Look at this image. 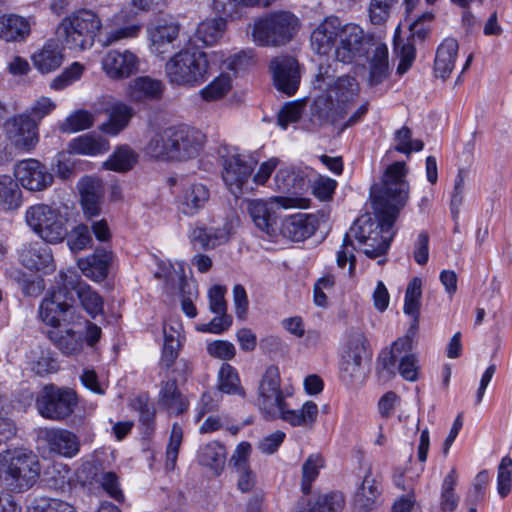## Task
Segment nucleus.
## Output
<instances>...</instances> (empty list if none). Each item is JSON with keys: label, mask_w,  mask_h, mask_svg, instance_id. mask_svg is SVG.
Segmentation results:
<instances>
[{"label": "nucleus", "mask_w": 512, "mask_h": 512, "mask_svg": "<svg viewBox=\"0 0 512 512\" xmlns=\"http://www.w3.org/2000/svg\"><path fill=\"white\" fill-rule=\"evenodd\" d=\"M406 174L405 162L390 165L383 176L381 187L371 192L374 217L370 214L360 216L345 234L352 242L355 239L364 246V254L371 259L383 257L390 247L392 227L409 197Z\"/></svg>", "instance_id": "f257e3e1"}, {"label": "nucleus", "mask_w": 512, "mask_h": 512, "mask_svg": "<svg viewBox=\"0 0 512 512\" xmlns=\"http://www.w3.org/2000/svg\"><path fill=\"white\" fill-rule=\"evenodd\" d=\"M335 59L342 63H353L365 57L369 63V84L378 85L389 75L387 45L373 36L365 34L357 24L340 25Z\"/></svg>", "instance_id": "f03ea898"}, {"label": "nucleus", "mask_w": 512, "mask_h": 512, "mask_svg": "<svg viewBox=\"0 0 512 512\" xmlns=\"http://www.w3.org/2000/svg\"><path fill=\"white\" fill-rule=\"evenodd\" d=\"M41 467L37 455L26 448L14 447L0 452V512H21L22 508L9 492L23 493L29 490L40 476Z\"/></svg>", "instance_id": "7ed1b4c3"}, {"label": "nucleus", "mask_w": 512, "mask_h": 512, "mask_svg": "<svg viewBox=\"0 0 512 512\" xmlns=\"http://www.w3.org/2000/svg\"><path fill=\"white\" fill-rule=\"evenodd\" d=\"M330 67L320 64L317 74L319 89L323 92L313 102L311 111L320 122L338 124L345 119L359 93V84L349 75L334 78Z\"/></svg>", "instance_id": "20e7f679"}, {"label": "nucleus", "mask_w": 512, "mask_h": 512, "mask_svg": "<svg viewBox=\"0 0 512 512\" xmlns=\"http://www.w3.org/2000/svg\"><path fill=\"white\" fill-rule=\"evenodd\" d=\"M101 28L102 21L95 12L81 9L64 17L58 24L55 35L64 48L85 51L94 45Z\"/></svg>", "instance_id": "39448f33"}, {"label": "nucleus", "mask_w": 512, "mask_h": 512, "mask_svg": "<svg viewBox=\"0 0 512 512\" xmlns=\"http://www.w3.org/2000/svg\"><path fill=\"white\" fill-rule=\"evenodd\" d=\"M210 68L207 53L186 49L179 51L167 61L165 73L173 85L195 87L207 80Z\"/></svg>", "instance_id": "423d86ee"}, {"label": "nucleus", "mask_w": 512, "mask_h": 512, "mask_svg": "<svg viewBox=\"0 0 512 512\" xmlns=\"http://www.w3.org/2000/svg\"><path fill=\"white\" fill-rule=\"evenodd\" d=\"M297 18L288 11H278L256 20L252 27L253 41L260 46H282L295 34Z\"/></svg>", "instance_id": "0eeeda50"}, {"label": "nucleus", "mask_w": 512, "mask_h": 512, "mask_svg": "<svg viewBox=\"0 0 512 512\" xmlns=\"http://www.w3.org/2000/svg\"><path fill=\"white\" fill-rule=\"evenodd\" d=\"M25 220L31 230L46 243L58 244L67 236V220L59 209L52 206L41 203L28 207Z\"/></svg>", "instance_id": "6e6552de"}, {"label": "nucleus", "mask_w": 512, "mask_h": 512, "mask_svg": "<svg viewBox=\"0 0 512 512\" xmlns=\"http://www.w3.org/2000/svg\"><path fill=\"white\" fill-rule=\"evenodd\" d=\"M76 392L70 388L47 384L38 392L35 407L45 419L63 421L68 418L77 406Z\"/></svg>", "instance_id": "1a4fd4ad"}, {"label": "nucleus", "mask_w": 512, "mask_h": 512, "mask_svg": "<svg viewBox=\"0 0 512 512\" xmlns=\"http://www.w3.org/2000/svg\"><path fill=\"white\" fill-rule=\"evenodd\" d=\"M309 200L299 197H272L270 201L251 200L248 203V213L255 226L268 236L277 230V210L280 208L307 207Z\"/></svg>", "instance_id": "9d476101"}, {"label": "nucleus", "mask_w": 512, "mask_h": 512, "mask_svg": "<svg viewBox=\"0 0 512 512\" xmlns=\"http://www.w3.org/2000/svg\"><path fill=\"white\" fill-rule=\"evenodd\" d=\"M74 302L75 296L67 291L59 279L58 289L42 300L39 306V317L53 329H59L61 323H69L74 319Z\"/></svg>", "instance_id": "9b49d317"}, {"label": "nucleus", "mask_w": 512, "mask_h": 512, "mask_svg": "<svg viewBox=\"0 0 512 512\" xmlns=\"http://www.w3.org/2000/svg\"><path fill=\"white\" fill-rule=\"evenodd\" d=\"M13 172L20 185L31 192L44 191L54 182V176L46 165L34 158L18 161Z\"/></svg>", "instance_id": "f8f14e48"}, {"label": "nucleus", "mask_w": 512, "mask_h": 512, "mask_svg": "<svg viewBox=\"0 0 512 512\" xmlns=\"http://www.w3.org/2000/svg\"><path fill=\"white\" fill-rule=\"evenodd\" d=\"M280 373L276 366H269L259 385L258 406L266 415L276 418L284 405V394L280 388Z\"/></svg>", "instance_id": "ddd939ff"}, {"label": "nucleus", "mask_w": 512, "mask_h": 512, "mask_svg": "<svg viewBox=\"0 0 512 512\" xmlns=\"http://www.w3.org/2000/svg\"><path fill=\"white\" fill-rule=\"evenodd\" d=\"M222 165V178L235 197L253 190V187L249 185L253 167L244 156L240 154L229 155L224 158Z\"/></svg>", "instance_id": "4468645a"}, {"label": "nucleus", "mask_w": 512, "mask_h": 512, "mask_svg": "<svg viewBox=\"0 0 512 512\" xmlns=\"http://www.w3.org/2000/svg\"><path fill=\"white\" fill-rule=\"evenodd\" d=\"M59 279L67 291L76 294L83 309L95 318L103 313V299L97 291L92 289L86 282L82 281L76 271L68 269L60 271Z\"/></svg>", "instance_id": "2eb2a0df"}, {"label": "nucleus", "mask_w": 512, "mask_h": 512, "mask_svg": "<svg viewBox=\"0 0 512 512\" xmlns=\"http://www.w3.org/2000/svg\"><path fill=\"white\" fill-rule=\"evenodd\" d=\"M180 33V24L172 17H160L150 21L146 35L152 53L161 55L173 47Z\"/></svg>", "instance_id": "dca6fc26"}, {"label": "nucleus", "mask_w": 512, "mask_h": 512, "mask_svg": "<svg viewBox=\"0 0 512 512\" xmlns=\"http://www.w3.org/2000/svg\"><path fill=\"white\" fill-rule=\"evenodd\" d=\"M275 87L288 96L296 93L300 84V72L297 60L288 55L274 57L269 65Z\"/></svg>", "instance_id": "f3484780"}, {"label": "nucleus", "mask_w": 512, "mask_h": 512, "mask_svg": "<svg viewBox=\"0 0 512 512\" xmlns=\"http://www.w3.org/2000/svg\"><path fill=\"white\" fill-rule=\"evenodd\" d=\"M8 140L16 148L31 151L39 141L38 126L27 114H18L5 124Z\"/></svg>", "instance_id": "a211bd4d"}, {"label": "nucleus", "mask_w": 512, "mask_h": 512, "mask_svg": "<svg viewBox=\"0 0 512 512\" xmlns=\"http://www.w3.org/2000/svg\"><path fill=\"white\" fill-rule=\"evenodd\" d=\"M171 128L174 160H188L199 155L205 143V135L200 130L187 125Z\"/></svg>", "instance_id": "6ab92c4d"}, {"label": "nucleus", "mask_w": 512, "mask_h": 512, "mask_svg": "<svg viewBox=\"0 0 512 512\" xmlns=\"http://www.w3.org/2000/svg\"><path fill=\"white\" fill-rule=\"evenodd\" d=\"M139 64L138 56L130 50H110L101 61L103 71L113 80L126 79L135 74Z\"/></svg>", "instance_id": "aec40b11"}, {"label": "nucleus", "mask_w": 512, "mask_h": 512, "mask_svg": "<svg viewBox=\"0 0 512 512\" xmlns=\"http://www.w3.org/2000/svg\"><path fill=\"white\" fill-rule=\"evenodd\" d=\"M251 452V444L241 442L236 446L230 458V465L236 478L237 488L242 493L252 491L257 481L256 473L252 470L249 463Z\"/></svg>", "instance_id": "412c9836"}, {"label": "nucleus", "mask_w": 512, "mask_h": 512, "mask_svg": "<svg viewBox=\"0 0 512 512\" xmlns=\"http://www.w3.org/2000/svg\"><path fill=\"white\" fill-rule=\"evenodd\" d=\"M19 261L27 269L44 274L51 273L56 268L51 248L40 241L23 244L19 251Z\"/></svg>", "instance_id": "4be33fe9"}, {"label": "nucleus", "mask_w": 512, "mask_h": 512, "mask_svg": "<svg viewBox=\"0 0 512 512\" xmlns=\"http://www.w3.org/2000/svg\"><path fill=\"white\" fill-rule=\"evenodd\" d=\"M166 269L167 272L163 276L166 286L172 291H177L182 296L181 306L183 312L190 318L196 317L197 310L193 304V298L197 294L196 285L186 280L181 266L176 269L169 265Z\"/></svg>", "instance_id": "5701e85b"}, {"label": "nucleus", "mask_w": 512, "mask_h": 512, "mask_svg": "<svg viewBox=\"0 0 512 512\" xmlns=\"http://www.w3.org/2000/svg\"><path fill=\"white\" fill-rule=\"evenodd\" d=\"M39 437L53 453L66 458L76 456L80 450V441L76 434L63 428H44Z\"/></svg>", "instance_id": "b1692460"}, {"label": "nucleus", "mask_w": 512, "mask_h": 512, "mask_svg": "<svg viewBox=\"0 0 512 512\" xmlns=\"http://www.w3.org/2000/svg\"><path fill=\"white\" fill-rule=\"evenodd\" d=\"M109 23L111 27L103 41L105 46L123 40L134 39L138 37L142 28L141 24L136 20L134 13L127 9H122L115 13L109 19Z\"/></svg>", "instance_id": "393cba45"}, {"label": "nucleus", "mask_w": 512, "mask_h": 512, "mask_svg": "<svg viewBox=\"0 0 512 512\" xmlns=\"http://www.w3.org/2000/svg\"><path fill=\"white\" fill-rule=\"evenodd\" d=\"M340 21L337 17L326 18L311 34V47L319 55H327L338 42Z\"/></svg>", "instance_id": "a878e982"}, {"label": "nucleus", "mask_w": 512, "mask_h": 512, "mask_svg": "<svg viewBox=\"0 0 512 512\" xmlns=\"http://www.w3.org/2000/svg\"><path fill=\"white\" fill-rule=\"evenodd\" d=\"M281 233L292 241H303L312 236L317 229V219L314 215L296 213L284 219Z\"/></svg>", "instance_id": "bb28decb"}, {"label": "nucleus", "mask_w": 512, "mask_h": 512, "mask_svg": "<svg viewBox=\"0 0 512 512\" xmlns=\"http://www.w3.org/2000/svg\"><path fill=\"white\" fill-rule=\"evenodd\" d=\"M113 260V254L106 249H96L95 252L83 259L78 260V267L89 279L103 281L109 272Z\"/></svg>", "instance_id": "cd10ccee"}, {"label": "nucleus", "mask_w": 512, "mask_h": 512, "mask_svg": "<svg viewBox=\"0 0 512 512\" xmlns=\"http://www.w3.org/2000/svg\"><path fill=\"white\" fill-rule=\"evenodd\" d=\"M276 190L290 194H302L310 187L308 173L302 169L281 168L274 177Z\"/></svg>", "instance_id": "c85d7f7f"}, {"label": "nucleus", "mask_w": 512, "mask_h": 512, "mask_svg": "<svg viewBox=\"0 0 512 512\" xmlns=\"http://www.w3.org/2000/svg\"><path fill=\"white\" fill-rule=\"evenodd\" d=\"M163 91L164 84L161 80L149 76H139L129 83L126 95L132 102H143L160 99Z\"/></svg>", "instance_id": "c756f323"}, {"label": "nucleus", "mask_w": 512, "mask_h": 512, "mask_svg": "<svg viewBox=\"0 0 512 512\" xmlns=\"http://www.w3.org/2000/svg\"><path fill=\"white\" fill-rule=\"evenodd\" d=\"M31 32V19L17 14L0 16V38L6 42L24 41Z\"/></svg>", "instance_id": "7c9ffc66"}, {"label": "nucleus", "mask_w": 512, "mask_h": 512, "mask_svg": "<svg viewBox=\"0 0 512 512\" xmlns=\"http://www.w3.org/2000/svg\"><path fill=\"white\" fill-rule=\"evenodd\" d=\"M210 199V191L202 183L187 186L180 196V209L186 216H194L202 210Z\"/></svg>", "instance_id": "2f4dec72"}, {"label": "nucleus", "mask_w": 512, "mask_h": 512, "mask_svg": "<svg viewBox=\"0 0 512 512\" xmlns=\"http://www.w3.org/2000/svg\"><path fill=\"white\" fill-rule=\"evenodd\" d=\"M318 416V406L313 401H306L300 409H288L286 402L276 418H281L291 426H301L311 429Z\"/></svg>", "instance_id": "473e14b6"}, {"label": "nucleus", "mask_w": 512, "mask_h": 512, "mask_svg": "<svg viewBox=\"0 0 512 512\" xmlns=\"http://www.w3.org/2000/svg\"><path fill=\"white\" fill-rule=\"evenodd\" d=\"M344 504L345 499L341 492H331L314 501L302 498L297 504L296 512H340Z\"/></svg>", "instance_id": "72a5a7b5"}, {"label": "nucleus", "mask_w": 512, "mask_h": 512, "mask_svg": "<svg viewBox=\"0 0 512 512\" xmlns=\"http://www.w3.org/2000/svg\"><path fill=\"white\" fill-rule=\"evenodd\" d=\"M458 47V42L454 38H446L439 45L434 61V72L437 77H449L454 69Z\"/></svg>", "instance_id": "f704fd0d"}, {"label": "nucleus", "mask_w": 512, "mask_h": 512, "mask_svg": "<svg viewBox=\"0 0 512 512\" xmlns=\"http://www.w3.org/2000/svg\"><path fill=\"white\" fill-rule=\"evenodd\" d=\"M197 462L219 475L226 462V448L218 441H211L199 447Z\"/></svg>", "instance_id": "c9c22d12"}, {"label": "nucleus", "mask_w": 512, "mask_h": 512, "mask_svg": "<svg viewBox=\"0 0 512 512\" xmlns=\"http://www.w3.org/2000/svg\"><path fill=\"white\" fill-rule=\"evenodd\" d=\"M190 239L200 249H214L229 240V232L225 227L197 226L191 231Z\"/></svg>", "instance_id": "e433bc0d"}, {"label": "nucleus", "mask_w": 512, "mask_h": 512, "mask_svg": "<svg viewBox=\"0 0 512 512\" xmlns=\"http://www.w3.org/2000/svg\"><path fill=\"white\" fill-rule=\"evenodd\" d=\"M48 337L64 355H76L82 351V333L76 332L71 328L64 330L61 328L51 329L48 332Z\"/></svg>", "instance_id": "4c0bfd02"}, {"label": "nucleus", "mask_w": 512, "mask_h": 512, "mask_svg": "<svg viewBox=\"0 0 512 512\" xmlns=\"http://www.w3.org/2000/svg\"><path fill=\"white\" fill-rule=\"evenodd\" d=\"M108 121L103 123L101 130L109 135H117L129 123L134 115V110L125 103L115 102L107 109Z\"/></svg>", "instance_id": "58836bf2"}, {"label": "nucleus", "mask_w": 512, "mask_h": 512, "mask_svg": "<svg viewBox=\"0 0 512 512\" xmlns=\"http://www.w3.org/2000/svg\"><path fill=\"white\" fill-rule=\"evenodd\" d=\"M158 403L165 407L169 412L177 415L183 413L188 407V403L178 389L177 381L175 379H170L161 383Z\"/></svg>", "instance_id": "ea45409f"}, {"label": "nucleus", "mask_w": 512, "mask_h": 512, "mask_svg": "<svg viewBox=\"0 0 512 512\" xmlns=\"http://www.w3.org/2000/svg\"><path fill=\"white\" fill-rule=\"evenodd\" d=\"M19 182L10 175H0V206L5 211H14L23 204V193Z\"/></svg>", "instance_id": "a19ab883"}, {"label": "nucleus", "mask_w": 512, "mask_h": 512, "mask_svg": "<svg viewBox=\"0 0 512 512\" xmlns=\"http://www.w3.org/2000/svg\"><path fill=\"white\" fill-rule=\"evenodd\" d=\"M32 61L39 72L50 73L61 66L63 53L58 44L47 43L41 50L33 54Z\"/></svg>", "instance_id": "79ce46f5"}, {"label": "nucleus", "mask_w": 512, "mask_h": 512, "mask_svg": "<svg viewBox=\"0 0 512 512\" xmlns=\"http://www.w3.org/2000/svg\"><path fill=\"white\" fill-rule=\"evenodd\" d=\"M353 342L356 343L355 350H349L343 357L341 364V377L344 381L352 382L360 375L362 355L365 351V338L362 334H356Z\"/></svg>", "instance_id": "37998d69"}, {"label": "nucleus", "mask_w": 512, "mask_h": 512, "mask_svg": "<svg viewBox=\"0 0 512 512\" xmlns=\"http://www.w3.org/2000/svg\"><path fill=\"white\" fill-rule=\"evenodd\" d=\"M172 128H166L150 138L145 146L148 156L161 160H174Z\"/></svg>", "instance_id": "c03bdc74"}, {"label": "nucleus", "mask_w": 512, "mask_h": 512, "mask_svg": "<svg viewBox=\"0 0 512 512\" xmlns=\"http://www.w3.org/2000/svg\"><path fill=\"white\" fill-rule=\"evenodd\" d=\"M379 495L378 486L375 484V480L371 478V469H368L354 497V506L359 512L371 511L376 507Z\"/></svg>", "instance_id": "a18cd8bd"}, {"label": "nucleus", "mask_w": 512, "mask_h": 512, "mask_svg": "<svg viewBox=\"0 0 512 512\" xmlns=\"http://www.w3.org/2000/svg\"><path fill=\"white\" fill-rule=\"evenodd\" d=\"M225 29L226 21L223 17L206 19L198 25L195 38L204 45L210 46L218 42Z\"/></svg>", "instance_id": "49530a36"}, {"label": "nucleus", "mask_w": 512, "mask_h": 512, "mask_svg": "<svg viewBox=\"0 0 512 512\" xmlns=\"http://www.w3.org/2000/svg\"><path fill=\"white\" fill-rule=\"evenodd\" d=\"M137 162V155L128 146L119 147L105 162L107 170L126 172L131 170Z\"/></svg>", "instance_id": "de8ad7c7"}, {"label": "nucleus", "mask_w": 512, "mask_h": 512, "mask_svg": "<svg viewBox=\"0 0 512 512\" xmlns=\"http://www.w3.org/2000/svg\"><path fill=\"white\" fill-rule=\"evenodd\" d=\"M71 148L75 153L96 155L108 150V143L102 137L83 135L71 142Z\"/></svg>", "instance_id": "09e8293b"}, {"label": "nucleus", "mask_w": 512, "mask_h": 512, "mask_svg": "<svg viewBox=\"0 0 512 512\" xmlns=\"http://www.w3.org/2000/svg\"><path fill=\"white\" fill-rule=\"evenodd\" d=\"M29 366L39 376L56 372L58 364L48 350H32L29 357Z\"/></svg>", "instance_id": "8fccbe9b"}, {"label": "nucleus", "mask_w": 512, "mask_h": 512, "mask_svg": "<svg viewBox=\"0 0 512 512\" xmlns=\"http://www.w3.org/2000/svg\"><path fill=\"white\" fill-rule=\"evenodd\" d=\"M324 467V459L320 454H311L302 465V491L308 494L311 483L318 477L319 470Z\"/></svg>", "instance_id": "3c124183"}, {"label": "nucleus", "mask_w": 512, "mask_h": 512, "mask_svg": "<svg viewBox=\"0 0 512 512\" xmlns=\"http://www.w3.org/2000/svg\"><path fill=\"white\" fill-rule=\"evenodd\" d=\"M239 383L240 380L236 369L227 363L222 364L219 371V391L226 394L242 395V388Z\"/></svg>", "instance_id": "603ef678"}, {"label": "nucleus", "mask_w": 512, "mask_h": 512, "mask_svg": "<svg viewBox=\"0 0 512 512\" xmlns=\"http://www.w3.org/2000/svg\"><path fill=\"white\" fill-rule=\"evenodd\" d=\"M457 483L456 470L452 469L444 478L441 491V508L445 511H453L458 506L459 497L455 494L454 487Z\"/></svg>", "instance_id": "864d4df0"}, {"label": "nucleus", "mask_w": 512, "mask_h": 512, "mask_svg": "<svg viewBox=\"0 0 512 512\" xmlns=\"http://www.w3.org/2000/svg\"><path fill=\"white\" fill-rule=\"evenodd\" d=\"M394 141L396 143L395 150L407 156L413 151H421L424 147L421 140H412V131L407 126H403L395 132Z\"/></svg>", "instance_id": "5fc2aeb1"}, {"label": "nucleus", "mask_w": 512, "mask_h": 512, "mask_svg": "<svg viewBox=\"0 0 512 512\" xmlns=\"http://www.w3.org/2000/svg\"><path fill=\"white\" fill-rule=\"evenodd\" d=\"M422 281L419 278L411 280L406 288L404 313L409 316H419L420 300L422 296Z\"/></svg>", "instance_id": "6e6d98bb"}, {"label": "nucleus", "mask_w": 512, "mask_h": 512, "mask_svg": "<svg viewBox=\"0 0 512 512\" xmlns=\"http://www.w3.org/2000/svg\"><path fill=\"white\" fill-rule=\"evenodd\" d=\"M182 440L183 430L180 425L174 423L171 429L169 442L166 448L165 466L167 470L172 471L175 469Z\"/></svg>", "instance_id": "4d7b16f0"}, {"label": "nucleus", "mask_w": 512, "mask_h": 512, "mask_svg": "<svg viewBox=\"0 0 512 512\" xmlns=\"http://www.w3.org/2000/svg\"><path fill=\"white\" fill-rule=\"evenodd\" d=\"M231 89V77L221 74L201 90V96L207 101L217 100L225 96Z\"/></svg>", "instance_id": "13d9d810"}, {"label": "nucleus", "mask_w": 512, "mask_h": 512, "mask_svg": "<svg viewBox=\"0 0 512 512\" xmlns=\"http://www.w3.org/2000/svg\"><path fill=\"white\" fill-rule=\"evenodd\" d=\"M93 125V116L87 111L79 110L68 116L61 124L63 133H73L85 130Z\"/></svg>", "instance_id": "bf43d9fd"}, {"label": "nucleus", "mask_w": 512, "mask_h": 512, "mask_svg": "<svg viewBox=\"0 0 512 512\" xmlns=\"http://www.w3.org/2000/svg\"><path fill=\"white\" fill-rule=\"evenodd\" d=\"M163 333L164 345L160 364L162 367L169 369L173 365L178 356L180 341L178 337L174 335V332L169 333L167 331L166 325H164L163 327Z\"/></svg>", "instance_id": "052dcab7"}, {"label": "nucleus", "mask_w": 512, "mask_h": 512, "mask_svg": "<svg viewBox=\"0 0 512 512\" xmlns=\"http://www.w3.org/2000/svg\"><path fill=\"white\" fill-rule=\"evenodd\" d=\"M434 15L429 12H422L415 16L406 17L405 21L409 27L413 38L424 40L429 32V24L433 20Z\"/></svg>", "instance_id": "680f3d73"}, {"label": "nucleus", "mask_w": 512, "mask_h": 512, "mask_svg": "<svg viewBox=\"0 0 512 512\" xmlns=\"http://www.w3.org/2000/svg\"><path fill=\"white\" fill-rule=\"evenodd\" d=\"M84 66L79 62H73L69 67L64 69L60 75L55 77L50 87L54 90H62L79 80L84 72Z\"/></svg>", "instance_id": "e2e57ef3"}, {"label": "nucleus", "mask_w": 512, "mask_h": 512, "mask_svg": "<svg viewBox=\"0 0 512 512\" xmlns=\"http://www.w3.org/2000/svg\"><path fill=\"white\" fill-rule=\"evenodd\" d=\"M512 458L505 456L498 466L497 490L502 498H505L511 490Z\"/></svg>", "instance_id": "0e129e2a"}, {"label": "nucleus", "mask_w": 512, "mask_h": 512, "mask_svg": "<svg viewBox=\"0 0 512 512\" xmlns=\"http://www.w3.org/2000/svg\"><path fill=\"white\" fill-rule=\"evenodd\" d=\"M398 0H371L369 16L373 24L380 25L387 21L393 6Z\"/></svg>", "instance_id": "69168bd1"}, {"label": "nucleus", "mask_w": 512, "mask_h": 512, "mask_svg": "<svg viewBox=\"0 0 512 512\" xmlns=\"http://www.w3.org/2000/svg\"><path fill=\"white\" fill-rule=\"evenodd\" d=\"M419 369V359L416 354H404L400 356L398 373L404 380L415 382L418 379Z\"/></svg>", "instance_id": "338daca9"}, {"label": "nucleus", "mask_w": 512, "mask_h": 512, "mask_svg": "<svg viewBox=\"0 0 512 512\" xmlns=\"http://www.w3.org/2000/svg\"><path fill=\"white\" fill-rule=\"evenodd\" d=\"M29 512H77L76 509L60 499L50 498L38 501Z\"/></svg>", "instance_id": "774afa93"}]
</instances>
